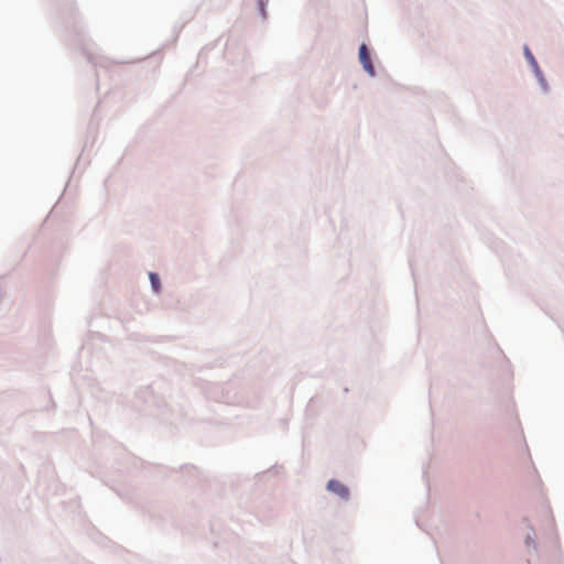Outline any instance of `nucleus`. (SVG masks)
Segmentation results:
<instances>
[{"instance_id":"nucleus-1","label":"nucleus","mask_w":564,"mask_h":564,"mask_svg":"<svg viewBox=\"0 0 564 564\" xmlns=\"http://www.w3.org/2000/svg\"><path fill=\"white\" fill-rule=\"evenodd\" d=\"M359 59H360V63L362 64L365 70H367L370 75H373L375 69L371 64L370 56H369L368 48H367L366 44H361V46L359 48Z\"/></svg>"},{"instance_id":"nucleus-2","label":"nucleus","mask_w":564,"mask_h":564,"mask_svg":"<svg viewBox=\"0 0 564 564\" xmlns=\"http://www.w3.org/2000/svg\"><path fill=\"white\" fill-rule=\"evenodd\" d=\"M327 489L333 491L334 494L338 495L340 498H348V489L346 488L345 485H343L340 481L338 480H330L328 481L327 484Z\"/></svg>"},{"instance_id":"nucleus-3","label":"nucleus","mask_w":564,"mask_h":564,"mask_svg":"<svg viewBox=\"0 0 564 564\" xmlns=\"http://www.w3.org/2000/svg\"><path fill=\"white\" fill-rule=\"evenodd\" d=\"M150 281L152 284V288L155 292H159L160 290V279L156 273H150Z\"/></svg>"}]
</instances>
